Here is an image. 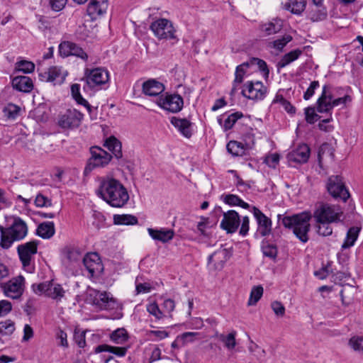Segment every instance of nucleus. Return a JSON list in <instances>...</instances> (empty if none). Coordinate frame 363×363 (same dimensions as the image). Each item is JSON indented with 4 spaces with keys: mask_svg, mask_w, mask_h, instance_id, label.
Here are the masks:
<instances>
[{
    "mask_svg": "<svg viewBox=\"0 0 363 363\" xmlns=\"http://www.w3.org/2000/svg\"><path fill=\"white\" fill-rule=\"evenodd\" d=\"M341 214L342 212L337 207L319 203L315 206L313 217L316 223L339 222ZM311 218L312 214L308 211H303L292 216H277L278 223H281L286 228L292 229L294 234L303 243L308 240V233L311 229L309 221Z\"/></svg>",
    "mask_w": 363,
    "mask_h": 363,
    "instance_id": "nucleus-1",
    "label": "nucleus"
},
{
    "mask_svg": "<svg viewBox=\"0 0 363 363\" xmlns=\"http://www.w3.org/2000/svg\"><path fill=\"white\" fill-rule=\"evenodd\" d=\"M96 195L112 207L124 206L129 200V195L125 186L117 179L104 178L101 179Z\"/></svg>",
    "mask_w": 363,
    "mask_h": 363,
    "instance_id": "nucleus-2",
    "label": "nucleus"
},
{
    "mask_svg": "<svg viewBox=\"0 0 363 363\" xmlns=\"http://www.w3.org/2000/svg\"><path fill=\"white\" fill-rule=\"evenodd\" d=\"M28 226L20 217H13V223L8 228L0 225V246L9 249L14 242L21 241L28 234Z\"/></svg>",
    "mask_w": 363,
    "mask_h": 363,
    "instance_id": "nucleus-3",
    "label": "nucleus"
},
{
    "mask_svg": "<svg viewBox=\"0 0 363 363\" xmlns=\"http://www.w3.org/2000/svg\"><path fill=\"white\" fill-rule=\"evenodd\" d=\"M342 90L341 87H335L330 84H325L323 86L322 93L316 102V109L319 113H326L331 115L333 108L341 104H345L351 101L350 96L345 95L343 97L335 98V90Z\"/></svg>",
    "mask_w": 363,
    "mask_h": 363,
    "instance_id": "nucleus-4",
    "label": "nucleus"
},
{
    "mask_svg": "<svg viewBox=\"0 0 363 363\" xmlns=\"http://www.w3.org/2000/svg\"><path fill=\"white\" fill-rule=\"evenodd\" d=\"M110 79L108 71L103 67L86 69L84 76L81 79L85 81L86 86L91 89H101L108 86Z\"/></svg>",
    "mask_w": 363,
    "mask_h": 363,
    "instance_id": "nucleus-5",
    "label": "nucleus"
},
{
    "mask_svg": "<svg viewBox=\"0 0 363 363\" xmlns=\"http://www.w3.org/2000/svg\"><path fill=\"white\" fill-rule=\"evenodd\" d=\"M150 30L159 40H175L178 41L175 35L176 30L172 22L166 18H159L153 21L150 26Z\"/></svg>",
    "mask_w": 363,
    "mask_h": 363,
    "instance_id": "nucleus-6",
    "label": "nucleus"
},
{
    "mask_svg": "<svg viewBox=\"0 0 363 363\" xmlns=\"http://www.w3.org/2000/svg\"><path fill=\"white\" fill-rule=\"evenodd\" d=\"M156 103L162 109L173 113H179L184 106V99L179 94L168 92L160 95Z\"/></svg>",
    "mask_w": 363,
    "mask_h": 363,
    "instance_id": "nucleus-7",
    "label": "nucleus"
},
{
    "mask_svg": "<svg viewBox=\"0 0 363 363\" xmlns=\"http://www.w3.org/2000/svg\"><path fill=\"white\" fill-rule=\"evenodd\" d=\"M90 153L91 157L85 167V172H91L96 167H103L107 165L112 158L111 154L98 146L91 147Z\"/></svg>",
    "mask_w": 363,
    "mask_h": 363,
    "instance_id": "nucleus-8",
    "label": "nucleus"
},
{
    "mask_svg": "<svg viewBox=\"0 0 363 363\" xmlns=\"http://www.w3.org/2000/svg\"><path fill=\"white\" fill-rule=\"evenodd\" d=\"M327 190L335 199L346 201L350 196L342 177L338 175H332L328 178Z\"/></svg>",
    "mask_w": 363,
    "mask_h": 363,
    "instance_id": "nucleus-9",
    "label": "nucleus"
},
{
    "mask_svg": "<svg viewBox=\"0 0 363 363\" xmlns=\"http://www.w3.org/2000/svg\"><path fill=\"white\" fill-rule=\"evenodd\" d=\"M38 240H31L23 244H21L17 247V252L19 259L24 268L32 269L30 263L33 256L38 252Z\"/></svg>",
    "mask_w": 363,
    "mask_h": 363,
    "instance_id": "nucleus-10",
    "label": "nucleus"
},
{
    "mask_svg": "<svg viewBox=\"0 0 363 363\" xmlns=\"http://www.w3.org/2000/svg\"><path fill=\"white\" fill-rule=\"evenodd\" d=\"M84 115L77 109H67L58 117L57 124L63 129H74L78 128Z\"/></svg>",
    "mask_w": 363,
    "mask_h": 363,
    "instance_id": "nucleus-11",
    "label": "nucleus"
},
{
    "mask_svg": "<svg viewBox=\"0 0 363 363\" xmlns=\"http://www.w3.org/2000/svg\"><path fill=\"white\" fill-rule=\"evenodd\" d=\"M24 278L22 276H18L9 281L6 283H3L0 286L6 296L17 299L23 294Z\"/></svg>",
    "mask_w": 363,
    "mask_h": 363,
    "instance_id": "nucleus-12",
    "label": "nucleus"
},
{
    "mask_svg": "<svg viewBox=\"0 0 363 363\" xmlns=\"http://www.w3.org/2000/svg\"><path fill=\"white\" fill-rule=\"evenodd\" d=\"M82 262L90 277H97L104 271L102 262L99 255L96 252L86 255L83 257Z\"/></svg>",
    "mask_w": 363,
    "mask_h": 363,
    "instance_id": "nucleus-13",
    "label": "nucleus"
},
{
    "mask_svg": "<svg viewBox=\"0 0 363 363\" xmlns=\"http://www.w3.org/2000/svg\"><path fill=\"white\" fill-rule=\"evenodd\" d=\"M252 212L257 224V233L261 237L269 235L272 229V220L256 206L252 207Z\"/></svg>",
    "mask_w": 363,
    "mask_h": 363,
    "instance_id": "nucleus-14",
    "label": "nucleus"
},
{
    "mask_svg": "<svg viewBox=\"0 0 363 363\" xmlns=\"http://www.w3.org/2000/svg\"><path fill=\"white\" fill-rule=\"evenodd\" d=\"M245 88L242 91V94L250 99L261 100L263 99L267 93V88L262 82H248L245 84Z\"/></svg>",
    "mask_w": 363,
    "mask_h": 363,
    "instance_id": "nucleus-15",
    "label": "nucleus"
},
{
    "mask_svg": "<svg viewBox=\"0 0 363 363\" xmlns=\"http://www.w3.org/2000/svg\"><path fill=\"white\" fill-rule=\"evenodd\" d=\"M223 218L220 222V227L225 230L227 233H235L240 223L238 213L234 210H230L223 213Z\"/></svg>",
    "mask_w": 363,
    "mask_h": 363,
    "instance_id": "nucleus-16",
    "label": "nucleus"
},
{
    "mask_svg": "<svg viewBox=\"0 0 363 363\" xmlns=\"http://www.w3.org/2000/svg\"><path fill=\"white\" fill-rule=\"evenodd\" d=\"M231 254L226 248L220 247L208 257V264L217 271H220L225 262L230 257Z\"/></svg>",
    "mask_w": 363,
    "mask_h": 363,
    "instance_id": "nucleus-17",
    "label": "nucleus"
},
{
    "mask_svg": "<svg viewBox=\"0 0 363 363\" xmlns=\"http://www.w3.org/2000/svg\"><path fill=\"white\" fill-rule=\"evenodd\" d=\"M310 147L308 145L303 143L299 145L296 149L287 154L288 162L291 163H306L310 156Z\"/></svg>",
    "mask_w": 363,
    "mask_h": 363,
    "instance_id": "nucleus-18",
    "label": "nucleus"
},
{
    "mask_svg": "<svg viewBox=\"0 0 363 363\" xmlns=\"http://www.w3.org/2000/svg\"><path fill=\"white\" fill-rule=\"evenodd\" d=\"M143 93L150 96H160L165 90L164 85L155 79H150L143 83Z\"/></svg>",
    "mask_w": 363,
    "mask_h": 363,
    "instance_id": "nucleus-19",
    "label": "nucleus"
},
{
    "mask_svg": "<svg viewBox=\"0 0 363 363\" xmlns=\"http://www.w3.org/2000/svg\"><path fill=\"white\" fill-rule=\"evenodd\" d=\"M94 304L99 306L101 309L110 310L116 307V300L107 292L99 291L94 299Z\"/></svg>",
    "mask_w": 363,
    "mask_h": 363,
    "instance_id": "nucleus-20",
    "label": "nucleus"
},
{
    "mask_svg": "<svg viewBox=\"0 0 363 363\" xmlns=\"http://www.w3.org/2000/svg\"><path fill=\"white\" fill-rule=\"evenodd\" d=\"M107 0H91L87 6V14L91 19H96L97 17L106 13L108 9Z\"/></svg>",
    "mask_w": 363,
    "mask_h": 363,
    "instance_id": "nucleus-21",
    "label": "nucleus"
},
{
    "mask_svg": "<svg viewBox=\"0 0 363 363\" xmlns=\"http://www.w3.org/2000/svg\"><path fill=\"white\" fill-rule=\"evenodd\" d=\"M333 147L328 144H323L318 150V161L320 168L323 169L325 163H332L335 160V152Z\"/></svg>",
    "mask_w": 363,
    "mask_h": 363,
    "instance_id": "nucleus-22",
    "label": "nucleus"
},
{
    "mask_svg": "<svg viewBox=\"0 0 363 363\" xmlns=\"http://www.w3.org/2000/svg\"><path fill=\"white\" fill-rule=\"evenodd\" d=\"M12 87L16 91L30 93L33 89L32 79L27 76H16L11 79Z\"/></svg>",
    "mask_w": 363,
    "mask_h": 363,
    "instance_id": "nucleus-23",
    "label": "nucleus"
},
{
    "mask_svg": "<svg viewBox=\"0 0 363 363\" xmlns=\"http://www.w3.org/2000/svg\"><path fill=\"white\" fill-rule=\"evenodd\" d=\"M65 258L64 264L67 267H72L79 264L82 258V255L79 249L67 247L63 250Z\"/></svg>",
    "mask_w": 363,
    "mask_h": 363,
    "instance_id": "nucleus-24",
    "label": "nucleus"
},
{
    "mask_svg": "<svg viewBox=\"0 0 363 363\" xmlns=\"http://www.w3.org/2000/svg\"><path fill=\"white\" fill-rule=\"evenodd\" d=\"M147 232L154 240L160 241L162 243L172 240L174 236V231L172 229H154L149 228H147Z\"/></svg>",
    "mask_w": 363,
    "mask_h": 363,
    "instance_id": "nucleus-25",
    "label": "nucleus"
},
{
    "mask_svg": "<svg viewBox=\"0 0 363 363\" xmlns=\"http://www.w3.org/2000/svg\"><path fill=\"white\" fill-rule=\"evenodd\" d=\"M171 123L185 138H189L192 135V123L186 118H180L175 116L171 118Z\"/></svg>",
    "mask_w": 363,
    "mask_h": 363,
    "instance_id": "nucleus-26",
    "label": "nucleus"
},
{
    "mask_svg": "<svg viewBox=\"0 0 363 363\" xmlns=\"http://www.w3.org/2000/svg\"><path fill=\"white\" fill-rule=\"evenodd\" d=\"M283 28V21L279 18H274L271 21L262 23L259 26L260 31L264 36H269L281 31Z\"/></svg>",
    "mask_w": 363,
    "mask_h": 363,
    "instance_id": "nucleus-27",
    "label": "nucleus"
},
{
    "mask_svg": "<svg viewBox=\"0 0 363 363\" xmlns=\"http://www.w3.org/2000/svg\"><path fill=\"white\" fill-rule=\"evenodd\" d=\"M55 233V224L52 221L43 222L38 225L36 229V234L43 239L51 238Z\"/></svg>",
    "mask_w": 363,
    "mask_h": 363,
    "instance_id": "nucleus-28",
    "label": "nucleus"
},
{
    "mask_svg": "<svg viewBox=\"0 0 363 363\" xmlns=\"http://www.w3.org/2000/svg\"><path fill=\"white\" fill-rule=\"evenodd\" d=\"M303 54V51L299 49H295L293 50L288 53H286L279 60V61L277 64V67L278 69L281 68H284L289 65V64L292 63L293 62L296 61L298 57Z\"/></svg>",
    "mask_w": 363,
    "mask_h": 363,
    "instance_id": "nucleus-29",
    "label": "nucleus"
},
{
    "mask_svg": "<svg viewBox=\"0 0 363 363\" xmlns=\"http://www.w3.org/2000/svg\"><path fill=\"white\" fill-rule=\"evenodd\" d=\"M104 145L112 152L116 159H121L123 157L121 143L114 136L108 138Z\"/></svg>",
    "mask_w": 363,
    "mask_h": 363,
    "instance_id": "nucleus-30",
    "label": "nucleus"
},
{
    "mask_svg": "<svg viewBox=\"0 0 363 363\" xmlns=\"http://www.w3.org/2000/svg\"><path fill=\"white\" fill-rule=\"evenodd\" d=\"M127 351V347H114L106 344L98 345L94 350L95 353L108 352L118 357H124Z\"/></svg>",
    "mask_w": 363,
    "mask_h": 363,
    "instance_id": "nucleus-31",
    "label": "nucleus"
},
{
    "mask_svg": "<svg viewBox=\"0 0 363 363\" xmlns=\"http://www.w3.org/2000/svg\"><path fill=\"white\" fill-rule=\"evenodd\" d=\"M15 330V323L10 319L0 322V340L4 342Z\"/></svg>",
    "mask_w": 363,
    "mask_h": 363,
    "instance_id": "nucleus-32",
    "label": "nucleus"
},
{
    "mask_svg": "<svg viewBox=\"0 0 363 363\" xmlns=\"http://www.w3.org/2000/svg\"><path fill=\"white\" fill-rule=\"evenodd\" d=\"M328 16V11L325 6L312 8L308 13V18L313 22L325 20Z\"/></svg>",
    "mask_w": 363,
    "mask_h": 363,
    "instance_id": "nucleus-33",
    "label": "nucleus"
},
{
    "mask_svg": "<svg viewBox=\"0 0 363 363\" xmlns=\"http://www.w3.org/2000/svg\"><path fill=\"white\" fill-rule=\"evenodd\" d=\"M71 93L72 98L77 104L84 106L89 112L91 111L90 104L80 94V85L79 84H73L71 86Z\"/></svg>",
    "mask_w": 363,
    "mask_h": 363,
    "instance_id": "nucleus-34",
    "label": "nucleus"
},
{
    "mask_svg": "<svg viewBox=\"0 0 363 363\" xmlns=\"http://www.w3.org/2000/svg\"><path fill=\"white\" fill-rule=\"evenodd\" d=\"M128 333L123 328H118L110 334V340L117 345L124 344L128 340Z\"/></svg>",
    "mask_w": 363,
    "mask_h": 363,
    "instance_id": "nucleus-35",
    "label": "nucleus"
},
{
    "mask_svg": "<svg viewBox=\"0 0 363 363\" xmlns=\"http://www.w3.org/2000/svg\"><path fill=\"white\" fill-rule=\"evenodd\" d=\"M359 231L360 228L358 227L353 226L347 230L345 241L342 245V248L347 249L353 246L358 238Z\"/></svg>",
    "mask_w": 363,
    "mask_h": 363,
    "instance_id": "nucleus-36",
    "label": "nucleus"
},
{
    "mask_svg": "<svg viewBox=\"0 0 363 363\" xmlns=\"http://www.w3.org/2000/svg\"><path fill=\"white\" fill-rule=\"evenodd\" d=\"M138 222V218L130 214H116L113 216V223L115 225H133Z\"/></svg>",
    "mask_w": 363,
    "mask_h": 363,
    "instance_id": "nucleus-37",
    "label": "nucleus"
},
{
    "mask_svg": "<svg viewBox=\"0 0 363 363\" xmlns=\"http://www.w3.org/2000/svg\"><path fill=\"white\" fill-rule=\"evenodd\" d=\"M236 331L233 330L231 333H230L228 335H225L223 333L220 334H216V337L218 338L219 340H220L222 342H223L224 346L228 350H233L236 346Z\"/></svg>",
    "mask_w": 363,
    "mask_h": 363,
    "instance_id": "nucleus-38",
    "label": "nucleus"
},
{
    "mask_svg": "<svg viewBox=\"0 0 363 363\" xmlns=\"http://www.w3.org/2000/svg\"><path fill=\"white\" fill-rule=\"evenodd\" d=\"M228 152L233 156H242L245 154V148L243 143L235 140H230L226 145Z\"/></svg>",
    "mask_w": 363,
    "mask_h": 363,
    "instance_id": "nucleus-39",
    "label": "nucleus"
},
{
    "mask_svg": "<svg viewBox=\"0 0 363 363\" xmlns=\"http://www.w3.org/2000/svg\"><path fill=\"white\" fill-rule=\"evenodd\" d=\"M222 196L223 197V201L230 206H239L245 209H248L250 207V206L247 203L242 201L237 195L227 194Z\"/></svg>",
    "mask_w": 363,
    "mask_h": 363,
    "instance_id": "nucleus-40",
    "label": "nucleus"
},
{
    "mask_svg": "<svg viewBox=\"0 0 363 363\" xmlns=\"http://www.w3.org/2000/svg\"><path fill=\"white\" fill-rule=\"evenodd\" d=\"M291 2L285 5L286 10H290L292 13L300 15L306 9V0H290Z\"/></svg>",
    "mask_w": 363,
    "mask_h": 363,
    "instance_id": "nucleus-41",
    "label": "nucleus"
},
{
    "mask_svg": "<svg viewBox=\"0 0 363 363\" xmlns=\"http://www.w3.org/2000/svg\"><path fill=\"white\" fill-rule=\"evenodd\" d=\"M249 67L250 62H245L236 67L232 92L235 90L236 84H241L243 82V78L246 72V69L248 68Z\"/></svg>",
    "mask_w": 363,
    "mask_h": 363,
    "instance_id": "nucleus-42",
    "label": "nucleus"
},
{
    "mask_svg": "<svg viewBox=\"0 0 363 363\" xmlns=\"http://www.w3.org/2000/svg\"><path fill=\"white\" fill-rule=\"evenodd\" d=\"M35 64L28 60H20L15 64V72H21L25 74H29L34 71Z\"/></svg>",
    "mask_w": 363,
    "mask_h": 363,
    "instance_id": "nucleus-43",
    "label": "nucleus"
},
{
    "mask_svg": "<svg viewBox=\"0 0 363 363\" xmlns=\"http://www.w3.org/2000/svg\"><path fill=\"white\" fill-rule=\"evenodd\" d=\"M21 108L18 106L13 104H8L3 108V113L8 119L14 120L19 115Z\"/></svg>",
    "mask_w": 363,
    "mask_h": 363,
    "instance_id": "nucleus-44",
    "label": "nucleus"
},
{
    "mask_svg": "<svg viewBox=\"0 0 363 363\" xmlns=\"http://www.w3.org/2000/svg\"><path fill=\"white\" fill-rule=\"evenodd\" d=\"M292 37L290 35H284L281 38L277 39L274 41L269 43V47L273 48L278 51H282L284 48L287 43L292 40Z\"/></svg>",
    "mask_w": 363,
    "mask_h": 363,
    "instance_id": "nucleus-45",
    "label": "nucleus"
},
{
    "mask_svg": "<svg viewBox=\"0 0 363 363\" xmlns=\"http://www.w3.org/2000/svg\"><path fill=\"white\" fill-rule=\"evenodd\" d=\"M49 288L47 296L56 300H60L64 296L65 291L60 284L52 281V286Z\"/></svg>",
    "mask_w": 363,
    "mask_h": 363,
    "instance_id": "nucleus-46",
    "label": "nucleus"
},
{
    "mask_svg": "<svg viewBox=\"0 0 363 363\" xmlns=\"http://www.w3.org/2000/svg\"><path fill=\"white\" fill-rule=\"evenodd\" d=\"M243 117V113L240 111H236L230 114L228 118L225 120L223 124V129L225 131L230 130L237 121Z\"/></svg>",
    "mask_w": 363,
    "mask_h": 363,
    "instance_id": "nucleus-47",
    "label": "nucleus"
},
{
    "mask_svg": "<svg viewBox=\"0 0 363 363\" xmlns=\"http://www.w3.org/2000/svg\"><path fill=\"white\" fill-rule=\"evenodd\" d=\"M262 251L264 256L267 257L270 259H275L277 256V246L273 244L267 242H262Z\"/></svg>",
    "mask_w": 363,
    "mask_h": 363,
    "instance_id": "nucleus-48",
    "label": "nucleus"
},
{
    "mask_svg": "<svg viewBox=\"0 0 363 363\" xmlns=\"http://www.w3.org/2000/svg\"><path fill=\"white\" fill-rule=\"evenodd\" d=\"M49 71V82H52L55 84L57 83H62L64 77L62 74L61 69L57 67H52L48 69Z\"/></svg>",
    "mask_w": 363,
    "mask_h": 363,
    "instance_id": "nucleus-49",
    "label": "nucleus"
},
{
    "mask_svg": "<svg viewBox=\"0 0 363 363\" xmlns=\"http://www.w3.org/2000/svg\"><path fill=\"white\" fill-rule=\"evenodd\" d=\"M263 294V288L261 286H254L250 292V298L248 300V305H255L261 298Z\"/></svg>",
    "mask_w": 363,
    "mask_h": 363,
    "instance_id": "nucleus-50",
    "label": "nucleus"
},
{
    "mask_svg": "<svg viewBox=\"0 0 363 363\" xmlns=\"http://www.w3.org/2000/svg\"><path fill=\"white\" fill-rule=\"evenodd\" d=\"M349 346L355 352L363 354V337L353 336L348 342Z\"/></svg>",
    "mask_w": 363,
    "mask_h": 363,
    "instance_id": "nucleus-51",
    "label": "nucleus"
},
{
    "mask_svg": "<svg viewBox=\"0 0 363 363\" xmlns=\"http://www.w3.org/2000/svg\"><path fill=\"white\" fill-rule=\"evenodd\" d=\"M52 286V281H45L39 284H33L32 285V289L36 294L41 295L45 294L48 296L49 287Z\"/></svg>",
    "mask_w": 363,
    "mask_h": 363,
    "instance_id": "nucleus-52",
    "label": "nucleus"
},
{
    "mask_svg": "<svg viewBox=\"0 0 363 363\" xmlns=\"http://www.w3.org/2000/svg\"><path fill=\"white\" fill-rule=\"evenodd\" d=\"M333 222H323V223H317L318 230L317 233L318 235L326 237L332 235L333 233V228L331 226V223Z\"/></svg>",
    "mask_w": 363,
    "mask_h": 363,
    "instance_id": "nucleus-53",
    "label": "nucleus"
},
{
    "mask_svg": "<svg viewBox=\"0 0 363 363\" xmlns=\"http://www.w3.org/2000/svg\"><path fill=\"white\" fill-rule=\"evenodd\" d=\"M92 218L94 219L92 221V225L96 230H99L104 227L106 218L103 213L99 211H94L92 214Z\"/></svg>",
    "mask_w": 363,
    "mask_h": 363,
    "instance_id": "nucleus-54",
    "label": "nucleus"
},
{
    "mask_svg": "<svg viewBox=\"0 0 363 363\" xmlns=\"http://www.w3.org/2000/svg\"><path fill=\"white\" fill-rule=\"evenodd\" d=\"M306 121L308 123L313 124L320 118V116L315 113L314 107H307L305 108Z\"/></svg>",
    "mask_w": 363,
    "mask_h": 363,
    "instance_id": "nucleus-55",
    "label": "nucleus"
},
{
    "mask_svg": "<svg viewBox=\"0 0 363 363\" xmlns=\"http://www.w3.org/2000/svg\"><path fill=\"white\" fill-rule=\"evenodd\" d=\"M247 62H250V66L257 65L261 72L267 76L269 75V70L264 60L257 57H252Z\"/></svg>",
    "mask_w": 363,
    "mask_h": 363,
    "instance_id": "nucleus-56",
    "label": "nucleus"
},
{
    "mask_svg": "<svg viewBox=\"0 0 363 363\" xmlns=\"http://www.w3.org/2000/svg\"><path fill=\"white\" fill-rule=\"evenodd\" d=\"M71 50L72 55L76 56L86 61L88 59V55L84 51V50L78 46L76 43L71 42Z\"/></svg>",
    "mask_w": 363,
    "mask_h": 363,
    "instance_id": "nucleus-57",
    "label": "nucleus"
},
{
    "mask_svg": "<svg viewBox=\"0 0 363 363\" xmlns=\"http://www.w3.org/2000/svg\"><path fill=\"white\" fill-rule=\"evenodd\" d=\"M147 311L148 313L154 315L156 319H161L162 318L163 312L160 309L156 303H151L147 306Z\"/></svg>",
    "mask_w": 363,
    "mask_h": 363,
    "instance_id": "nucleus-58",
    "label": "nucleus"
},
{
    "mask_svg": "<svg viewBox=\"0 0 363 363\" xmlns=\"http://www.w3.org/2000/svg\"><path fill=\"white\" fill-rule=\"evenodd\" d=\"M35 204L38 207H48L52 206V201L48 197L38 194L35 197Z\"/></svg>",
    "mask_w": 363,
    "mask_h": 363,
    "instance_id": "nucleus-59",
    "label": "nucleus"
},
{
    "mask_svg": "<svg viewBox=\"0 0 363 363\" xmlns=\"http://www.w3.org/2000/svg\"><path fill=\"white\" fill-rule=\"evenodd\" d=\"M55 18L44 16H40L38 19L40 23L39 28L42 30H48L51 28V25Z\"/></svg>",
    "mask_w": 363,
    "mask_h": 363,
    "instance_id": "nucleus-60",
    "label": "nucleus"
},
{
    "mask_svg": "<svg viewBox=\"0 0 363 363\" xmlns=\"http://www.w3.org/2000/svg\"><path fill=\"white\" fill-rule=\"evenodd\" d=\"M318 81H313L309 87L306 89L303 94V99L305 100L310 99L314 94L315 90L319 87Z\"/></svg>",
    "mask_w": 363,
    "mask_h": 363,
    "instance_id": "nucleus-61",
    "label": "nucleus"
},
{
    "mask_svg": "<svg viewBox=\"0 0 363 363\" xmlns=\"http://www.w3.org/2000/svg\"><path fill=\"white\" fill-rule=\"evenodd\" d=\"M59 52L63 57L72 55L71 42H63L59 45Z\"/></svg>",
    "mask_w": 363,
    "mask_h": 363,
    "instance_id": "nucleus-62",
    "label": "nucleus"
},
{
    "mask_svg": "<svg viewBox=\"0 0 363 363\" xmlns=\"http://www.w3.org/2000/svg\"><path fill=\"white\" fill-rule=\"evenodd\" d=\"M280 160V156L277 153H274L268 155L265 159L266 164L269 167H276Z\"/></svg>",
    "mask_w": 363,
    "mask_h": 363,
    "instance_id": "nucleus-63",
    "label": "nucleus"
},
{
    "mask_svg": "<svg viewBox=\"0 0 363 363\" xmlns=\"http://www.w3.org/2000/svg\"><path fill=\"white\" fill-rule=\"evenodd\" d=\"M271 307L274 313L278 316H283L285 313V307L279 301H274L271 303Z\"/></svg>",
    "mask_w": 363,
    "mask_h": 363,
    "instance_id": "nucleus-64",
    "label": "nucleus"
}]
</instances>
